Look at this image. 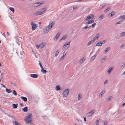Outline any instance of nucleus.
<instances>
[{
    "instance_id": "nucleus-1",
    "label": "nucleus",
    "mask_w": 125,
    "mask_h": 125,
    "mask_svg": "<svg viewBox=\"0 0 125 125\" xmlns=\"http://www.w3.org/2000/svg\"><path fill=\"white\" fill-rule=\"evenodd\" d=\"M30 113L28 114L26 116V119L25 120L26 124L31 123V118L32 117Z\"/></svg>"
},
{
    "instance_id": "nucleus-2",
    "label": "nucleus",
    "mask_w": 125,
    "mask_h": 125,
    "mask_svg": "<svg viewBox=\"0 0 125 125\" xmlns=\"http://www.w3.org/2000/svg\"><path fill=\"white\" fill-rule=\"evenodd\" d=\"M54 23L52 22L47 27L45 28V30L47 32H48L51 29Z\"/></svg>"
},
{
    "instance_id": "nucleus-3",
    "label": "nucleus",
    "mask_w": 125,
    "mask_h": 125,
    "mask_svg": "<svg viewBox=\"0 0 125 125\" xmlns=\"http://www.w3.org/2000/svg\"><path fill=\"white\" fill-rule=\"evenodd\" d=\"M69 92V90L68 89L65 90L63 92V95L65 97H66Z\"/></svg>"
},
{
    "instance_id": "nucleus-4",
    "label": "nucleus",
    "mask_w": 125,
    "mask_h": 125,
    "mask_svg": "<svg viewBox=\"0 0 125 125\" xmlns=\"http://www.w3.org/2000/svg\"><path fill=\"white\" fill-rule=\"evenodd\" d=\"M71 42L70 41L67 43H65L63 46V48L64 49L68 48L70 47V44Z\"/></svg>"
},
{
    "instance_id": "nucleus-5",
    "label": "nucleus",
    "mask_w": 125,
    "mask_h": 125,
    "mask_svg": "<svg viewBox=\"0 0 125 125\" xmlns=\"http://www.w3.org/2000/svg\"><path fill=\"white\" fill-rule=\"evenodd\" d=\"M95 110H92L90 112L88 113L87 114V115L88 116H91L92 115H93L94 113L95 112Z\"/></svg>"
},
{
    "instance_id": "nucleus-6",
    "label": "nucleus",
    "mask_w": 125,
    "mask_h": 125,
    "mask_svg": "<svg viewBox=\"0 0 125 125\" xmlns=\"http://www.w3.org/2000/svg\"><path fill=\"white\" fill-rule=\"evenodd\" d=\"M45 45V44L43 43H42L39 45H36V47L37 49L39 47H41V49L43 48Z\"/></svg>"
},
{
    "instance_id": "nucleus-7",
    "label": "nucleus",
    "mask_w": 125,
    "mask_h": 125,
    "mask_svg": "<svg viewBox=\"0 0 125 125\" xmlns=\"http://www.w3.org/2000/svg\"><path fill=\"white\" fill-rule=\"evenodd\" d=\"M31 23L32 26V30L33 31L34 30L36 29V27L37 26V25L36 24H34L33 22H31Z\"/></svg>"
},
{
    "instance_id": "nucleus-8",
    "label": "nucleus",
    "mask_w": 125,
    "mask_h": 125,
    "mask_svg": "<svg viewBox=\"0 0 125 125\" xmlns=\"http://www.w3.org/2000/svg\"><path fill=\"white\" fill-rule=\"evenodd\" d=\"M42 4V2H39L33 4V6L34 7H36Z\"/></svg>"
},
{
    "instance_id": "nucleus-9",
    "label": "nucleus",
    "mask_w": 125,
    "mask_h": 125,
    "mask_svg": "<svg viewBox=\"0 0 125 125\" xmlns=\"http://www.w3.org/2000/svg\"><path fill=\"white\" fill-rule=\"evenodd\" d=\"M42 14V12L41 11H38L35 12L34 15L35 16H37L41 15Z\"/></svg>"
},
{
    "instance_id": "nucleus-10",
    "label": "nucleus",
    "mask_w": 125,
    "mask_h": 125,
    "mask_svg": "<svg viewBox=\"0 0 125 125\" xmlns=\"http://www.w3.org/2000/svg\"><path fill=\"white\" fill-rule=\"evenodd\" d=\"M30 76L34 78H36L38 77V75L36 74H31Z\"/></svg>"
},
{
    "instance_id": "nucleus-11",
    "label": "nucleus",
    "mask_w": 125,
    "mask_h": 125,
    "mask_svg": "<svg viewBox=\"0 0 125 125\" xmlns=\"http://www.w3.org/2000/svg\"><path fill=\"white\" fill-rule=\"evenodd\" d=\"M113 68L112 67H111L109 68L107 71V72L109 74H110L111 72L113 71Z\"/></svg>"
},
{
    "instance_id": "nucleus-12",
    "label": "nucleus",
    "mask_w": 125,
    "mask_h": 125,
    "mask_svg": "<svg viewBox=\"0 0 125 125\" xmlns=\"http://www.w3.org/2000/svg\"><path fill=\"white\" fill-rule=\"evenodd\" d=\"M94 21V20H91L87 22H86L85 24H89L91 23H93Z\"/></svg>"
},
{
    "instance_id": "nucleus-13",
    "label": "nucleus",
    "mask_w": 125,
    "mask_h": 125,
    "mask_svg": "<svg viewBox=\"0 0 125 125\" xmlns=\"http://www.w3.org/2000/svg\"><path fill=\"white\" fill-rule=\"evenodd\" d=\"M110 49V48L109 47H107L104 51V52L106 53Z\"/></svg>"
},
{
    "instance_id": "nucleus-14",
    "label": "nucleus",
    "mask_w": 125,
    "mask_h": 125,
    "mask_svg": "<svg viewBox=\"0 0 125 125\" xmlns=\"http://www.w3.org/2000/svg\"><path fill=\"white\" fill-rule=\"evenodd\" d=\"M21 98L25 102H26L27 101V98L26 97L24 96H21Z\"/></svg>"
},
{
    "instance_id": "nucleus-15",
    "label": "nucleus",
    "mask_w": 125,
    "mask_h": 125,
    "mask_svg": "<svg viewBox=\"0 0 125 125\" xmlns=\"http://www.w3.org/2000/svg\"><path fill=\"white\" fill-rule=\"evenodd\" d=\"M60 33H59V32H58L57 34H56V36H55V37L54 38V39H55V40H56L59 37L60 35Z\"/></svg>"
},
{
    "instance_id": "nucleus-16",
    "label": "nucleus",
    "mask_w": 125,
    "mask_h": 125,
    "mask_svg": "<svg viewBox=\"0 0 125 125\" xmlns=\"http://www.w3.org/2000/svg\"><path fill=\"white\" fill-rule=\"evenodd\" d=\"M91 18V16L90 15H88L87 16V18L85 19V20L86 21H89L90 19Z\"/></svg>"
},
{
    "instance_id": "nucleus-17",
    "label": "nucleus",
    "mask_w": 125,
    "mask_h": 125,
    "mask_svg": "<svg viewBox=\"0 0 125 125\" xmlns=\"http://www.w3.org/2000/svg\"><path fill=\"white\" fill-rule=\"evenodd\" d=\"M22 111L25 112H27L28 111V108L27 107H25L23 108L22 109Z\"/></svg>"
},
{
    "instance_id": "nucleus-18",
    "label": "nucleus",
    "mask_w": 125,
    "mask_h": 125,
    "mask_svg": "<svg viewBox=\"0 0 125 125\" xmlns=\"http://www.w3.org/2000/svg\"><path fill=\"white\" fill-rule=\"evenodd\" d=\"M106 59V56H105L101 59L100 62H103Z\"/></svg>"
},
{
    "instance_id": "nucleus-19",
    "label": "nucleus",
    "mask_w": 125,
    "mask_h": 125,
    "mask_svg": "<svg viewBox=\"0 0 125 125\" xmlns=\"http://www.w3.org/2000/svg\"><path fill=\"white\" fill-rule=\"evenodd\" d=\"M18 104H13L12 105L13 107V109H15L17 108L18 107L17 105Z\"/></svg>"
},
{
    "instance_id": "nucleus-20",
    "label": "nucleus",
    "mask_w": 125,
    "mask_h": 125,
    "mask_svg": "<svg viewBox=\"0 0 125 125\" xmlns=\"http://www.w3.org/2000/svg\"><path fill=\"white\" fill-rule=\"evenodd\" d=\"M66 37L67 36L66 35H64L62 37L60 41L62 40H64L66 38Z\"/></svg>"
},
{
    "instance_id": "nucleus-21",
    "label": "nucleus",
    "mask_w": 125,
    "mask_h": 125,
    "mask_svg": "<svg viewBox=\"0 0 125 125\" xmlns=\"http://www.w3.org/2000/svg\"><path fill=\"white\" fill-rule=\"evenodd\" d=\"M13 123H14L15 125H21L19 123L15 121H13Z\"/></svg>"
},
{
    "instance_id": "nucleus-22",
    "label": "nucleus",
    "mask_w": 125,
    "mask_h": 125,
    "mask_svg": "<svg viewBox=\"0 0 125 125\" xmlns=\"http://www.w3.org/2000/svg\"><path fill=\"white\" fill-rule=\"evenodd\" d=\"M125 15L122 16L120 18H119V19H121L122 20H124L125 19V12L124 13Z\"/></svg>"
},
{
    "instance_id": "nucleus-23",
    "label": "nucleus",
    "mask_w": 125,
    "mask_h": 125,
    "mask_svg": "<svg viewBox=\"0 0 125 125\" xmlns=\"http://www.w3.org/2000/svg\"><path fill=\"white\" fill-rule=\"evenodd\" d=\"M6 91L8 93H10L12 91V90L10 89H8L7 88L6 89Z\"/></svg>"
},
{
    "instance_id": "nucleus-24",
    "label": "nucleus",
    "mask_w": 125,
    "mask_h": 125,
    "mask_svg": "<svg viewBox=\"0 0 125 125\" xmlns=\"http://www.w3.org/2000/svg\"><path fill=\"white\" fill-rule=\"evenodd\" d=\"M41 72H42L43 73H45L47 72V71L46 70H44L43 68L41 69Z\"/></svg>"
},
{
    "instance_id": "nucleus-25",
    "label": "nucleus",
    "mask_w": 125,
    "mask_h": 125,
    "mask_svg": "<svg viewBox=\"0 0 125 125\" xmlns=\"http://www.w3.org/2000/svg\"><path fill=\"white\" fill-rule=\"evenodd\" d=\"M95 41V40H91L87 44V46H88L90 45L92 43H93Z\"/></svg>"
},
{
    "instance_id": "nucleus-26",
    "label": "nucleus",
    "mask_w": 125,
    "mask_h": 125,
    "mask_svg": "<svg viewBox=\"0 0 125 125\" xmlns=\"http://www.w3.org/2000/svg\"><path fill=\"white\" fill-rule=\"evenodd\" d=\"M111 7H109L107 8L104 11V12L105 13H106L107 12L111 9Z\"/></svg>"
},
{
    "instance_id": "nucleus-27",
    "label": "nucleus",
    "mask_w": 125,
    "mask_h": 125,
    "mask_svg": "<svg viewBox=\"0 0 125 125\" xmlns=\"http://www.w3.org/2000/svg\"><path fill=\"white\" fill-rule=\"evenodd\" d=\"M17 41H18L20 42H22V39L21 37H18L17 38Z\"/></svg>"
},
{
    "instance_id": "nucleus-28",
    "label": "nucleus",
    "mask_w": 125,
    "mask_h": 125,
    "mask_svg": "<svg viewBox=\"0 0 125 125\" xmlns=\"http://www.w3.org/2000/svg\"><path fill=\"white\" fill-rule=\"evenodd\" d=\"M55 89L56 91H58L60 90V87L59 85L56 86L55 87Z\"/></svg>"
},
{
    "instance_id": "nucleus-29",
    "label": "nucleus",
    "mask_w": 125,
    "mask_h": 125,
    "mask_svg": "<svg viewBox=\"0 0 125 125\" xmlns=\"http://www.w3.org/2000/svg\"><path fill=\"white\" fill-rule=\"evenodd\" d=\"M82 95L80 94H78V100H80L82 98Z\"/></svg>"
},
{
    "instance_id": "nucleus-30",
    "label": "nucleus",
    "mask_w": 125,
    "mask_h": 125,
    "mask_svg": "<svg viewBox=\"0 0 125 125\" xmlns=\"http://www.w3.org/2000/svg\"><path fill=\"white\" fill-rule=\"evenodd\" d=\"M113 98L112 96H110L108 99L106 100L107 102H109Z\"/></svg>"
},
{
    "instance_id": "nucleus-31",
    "label": "nucleus",
    "mask_w": 125,
    "mask_h": 125,
    "mask_svg": "<svg viewBox=\"0 0 125 125\" xmlns=\"http://www.w3.org/2000/svg\"><path fill=\"white\" fill-rule=\"evenodd\" d=\"M125 35V32H123L120 33V36L122 37Z\"/></svg>"
},
{
    "instance_id": "nucleus-32",
    "label": "nucleus",
    "mask_w": 125,
    "mask_h": 125,
    "mask_svg": "<svg viewBox=\"0 0 125 125\" xmlns=\"http://www.w3.org/2000/svg\"><path fill=\"white\" fill-rule=\"evenodd\" d=\"M59 50H57L56 52L55 56L56 57L59 53Z\"/></svg>"
},
{
    "instance_id": "nucleus-33",
    "label": "nucleus",
    "mask_w": 125,
    "mask_h": 125,
    "mask_svg": "<svg viewBox=\"0 0 125 125\" xmlns=\"http://www.w3.org/2000/svg\"><path fill=\"white\" fill-rule=\"evenodd\" d=\"M102 45L101 43V42H99L97 43L96 44V46H101Z\"/></svg>"
},
{
    "instance_id": "nucleus-34",
    "label": "nucleus",
    "mask_w": 125,
    "mask_h": 125,
    "mask_svg": "<svg viewBox=\"0 0 125 125\" xmlns=\"http://www.w3.org/2000/svg\"><path fill=\"white\" fill-rule=\"evenodd\" d=\"M96 55L95 54L94 56L91 57V60L92 61L94 59V58H95V57H96Z\"/></svg>"
},
{
    "instance_id": "nucleus-35",
    "label": "nucleus",
    "mask_w": 125,
    "mask_h": 125,
    "mask_svg": "<svg viewBox=\"0 0 125 125\" xmlns=\"http://www.w3.org/2000/svg\"><path fill=\"white\" fill-rule=\"evenodd\" d=\"M66 54V53H65V54H63V56L60 58V60H62L64 58V57L65 56V55Z\"/></svg>"
},
{
    "instance_id": "nucleus-36",
    "label": "nucleus",
    "mask_w": 125,
    "mask_h": 125,
    "mask_svg": "<svg viewBox=\"0 0 125 125\" xmlns=\"http://www.w3.org/2000/svg\"><path fill=\"white\" fill-rule=\"evenodd\" d=\"M9 9L11 11L13 12H14V9L12 8V7H10L9 8Z\"/></svg>"
},
{
    "instance_id": "nucleus-37",
    "label": "nucleus",
    "mask_w": 125,
    "mask_h": 125,
    "mask_svg": "<svg viewBox=\"0 0 125 125\" xmlns=\"http://www.w3.org/2000/svg\"><path fill=\"white\" fill-rule=\"evenodd\" d=\"M46 9V8H42V9H41V11L42 12V13L43 12L45 11Z\"/></svg>"
},
{
    "instance_id": "nucleus-38",
    "label": "nucleus",
    "mask_w": 125,
    "mask_h": 125,
    "mask_svg": "<svg viewBox=\"0 0 125 125\" xmlns=\"http://www.w3.org/2000/svg\"><path fill=\"white\" fill-rule=\"evenodd\" d=\"M110 15V17H112L114 15V13L113 12H112L111 13H109V14L108 15L109 16Z\"/></svg>"
},
{
    "instance_id": "nucleus-39",
    "label": "nucleus",
    "mask_w": 125,
    "mask_h": 125,
    "mask_svg": "<svg viewBox=\"0 0 125 125\" xmlns=\"http://www.w3.org/2000/svg\"><path fill=\"white\" fill-rule=\"evenodd\" d=\"M99 34H97L96 35L94 38V40H95V39H98V38L99 37Z\"/></svg>"
},
{
    "instance_id": "nucleus-40",
    "label": "nucleus",
    "mask_w": 125,
    "mask_h": 125,
    "mask_svg": "<svg viewBox=\"0 0 125 125\" xmlns=\"http://www.w3.org/2000/svg\"><path fill=\"white\" fill-rule=\"evenodd\" d=\"M12 92L13 93L14 95H17V93L15 90H13L12 91Z\"/></svg>"
},
{
    "instance_id": "nucleus-41",
    "label": "nucleus",
    "mask_w": 125,
    "mask_h": 125,
    "mask_svg": "<svg viewBox=\"0 0 125 125\" xmlns=\"http://www.w3.org/2000/svg\"><path fill=\"white\" fill-rule=\"evenodd\" d=\"M104 16V15L103 14H101L100 16L99 17V18H101V20H102L103 17Z\"/></svg>"
},
{
    "instance_id": "nucleus-42",
    "label": "nucleus",
    "mask_w": 125,
    "mask_h": 125,
    "mask_svg": "<svg viewBox=\"0 0 125 125\" xmlns=\"http://www.w3.org/2000/svg\"><path fill=\"white\" fill-rule=\"evenodd\" d=\"M84 60V59L83 58H82L81 59H80L79 61V62L80 63H82L83 62Z\"/></svg>"
},
{
    "instance_id": "nucleus-43",
    "label": "nucleus",
    "mask_w": 125,
    "mask_h": 125,
    "mask_svg": "<svg viewBox=\"0 0 125 125\" xmlns=\"http://www.w3.org/2000/svg\"><path fill=\"white\" fill-rule=\"evenodd\" d=\"M100 42H101V43L102 45V44H104L105 43V40H104L103 41H101Z\"/></svg>"
},
{
    "instance_id": "nucleus-44",
    "label": "nucleus",
    "mask_w": 125,
    "mask_h": 125,
    "mask_svg": "<svg viewBox=\"0 0 125 125\" xmlns=\"http://www.w3.org/2000/svg\"><path fill=\"white\" fill-rule=\"evenodd\" d=\"M105 93V90H103L101 92L100 94L101 96Z\"/></svg>"
},
{
    "instance_id": "nucleus-45",
    "label": "nucleus",
    "mask_w": 125,
    "mask_h": 125,
    "mask_svg": "<svg viewBox=\"0 0 125 125\" xmlns=\"http://www.w3.org/2000/svg\"><path fill=\"white\" fill-rule=\"evenodd\" d=\"M96 23H94L92 24V28L94 27V26L96 25Z\"/></svg>"
},
{
    "instance_id": "nucleus-46",
    "label": "nucleus",
    "mask_w": 125,
    "mask_h": 125,
    "mask_svg": "<svg viewBox=\"0 0 125 125\" xmlns=\"http://www.w3.org/2000/svg\"><path fill=\"white\" fill-rule=\"evenodd\" d=\"M108 82V81L107 80H105L104 82V84H106Z\"/></svg>"
},
{
    "instance_id": "nucleus-47",
    "label": "nucleus",
    "mask_w": 125,
    "mask_h": 125,
    "mask_svg": "<svg viewBox=\"0 0 125 125\" xmlns=\"http://www.w3.org/2000/svg\"><path fill=\"white\" fill-rule=\"evenodd\" d=\"M10 84H13V85L15 86H16V84L15 83L13 82H10Z\"/></svg>"
},
{
    "instance_id": "nucleus-48",
    "label": "nucleus",
    "mask_w": 125,
    "mask_h": 125,
    "mask_svg": "<svg viewBox=\"0 0 125 125\" xmlns=\"http://www.w3.org/2000/svg\"><path fill=\"white\" fill-rule=\"evenodd\" d=\"M39 64L40 65V67H41V69H42V68H43L42 66V64H41V63L40 62H39Z\"/></svg>"
},
{
    "instance_id": "nucleus-49",
    "label": "nucleus",
    "mask_w": 125,
    "mask_h": 125,
    "mask_svg": "<svg viewBox=\"0 0 125 125\" xmlns=\"http://www.w3.org/2000/svg\"><path fill=\"white\" fill-rule=\"evenodd\" d=\"M121 20H121L118 21V24L121 23H122V19H121Z\"/></svg>"
},
{
    "instance_id": "nucleus-50",
    "label": "nucleus",
    "mask_w": 125,
    "mask_h": 125,
    "mask_svg": "<svg viewBox=\"0 0 125 125\" xmlns=\"http://www.w3.org/2000/svg\"><path fill=\"white\" fill-rule=\"evenodd\" d=\"M125 66V63L123 64L121 66L122 68H124Z\"/></svg>"
},
{
    "instance_id": "nucleus-51",
    "label": "nucleus",
    "mask_w": 125,
    "mask_h": 125,
    "mask_svg": "<svg viewBox=\"0 0 125 125\" xmlns=\"http://www.w3.org/2000/svg\"><path fill=\"white\" fill-rule=\"evenodd\" d=\"M90 15L91 16L92 19H93L94 17V16L92 14H91Z\"/></svg>"
},
{
    "instance_id": "nucleus-52",
    "label": "nucleus",
    "mask_w": 125,
    "mask_h": 125,
    "mask_svg": "<svg viewBox=\"0 0 125 125\" xmlns=\"http://www.w3.org/2000/svg\"><path fill=\"white\" fill-rule=\"evenodd\" d=\"M107 123V121H105L104 122V125H106Z\"/></svg>"
},
{
    "instance_id": "nucleus-53",
    "label": "nucleus",
    "mask_w": 125,
    "mask_h": 125,
    "mask_svg": "<svg viewBox=\"0 0 125 125\" xmlns=\"http://www.w3.org/2000/svg\"><path fill=\"white\" fill-rule=\"evenodd\" d=\"M87 28H88V25H87L86 26H85L83 28V29H86Z\"/></svg>"
},
{
    "instance_id": "nucleus-54",
    "label": "nucleus",
    "mask_w": 125,
    "mask_h": 125,
    "mask_svg": "<svg viewBox=\"0 0 125 125\" xmlns=\"http://www.w3.org/2000/svg\"><path fill=\"white\" fill-rule=\"evenodd\" d=\"M83 118L84 119V121H86V118L85 117H84Z\"/></svg>"
},
{
    "instance_id": "nucleus-55",
    "label": "nucleus",
    "mask_w": 125,
    "mask_h": 125,
    "mask_svg": "<svg viewBox=\"0 0 125 125\" xmlns=\"http://www.w3.org/2000/svg\"><path fill=\"white\" fill-rule=\"evenodd\" d=\"M124 46V44H123L120 46V47L121 48H122V47H123Z\"/></svg>"
},
{
    "instance_id": "nucleus-56",
    "label": "nucleus",
    "mask_w": 125,
    "mask_h": 125,
    "mask_svg": "<svg viewBox=\"0 0 125 125\" xmlns=\"http://www.w3.org/2000/svg\"><path fill=\"white\" fill-rule=\"evenodd\" d=\"M1 84L2 85L3 87L4 88H6V86H5V85H4L2 84Z\"/></svg>"
},
{
    "instance_id": "nucleus-57",
    "label": "nucleus",
    "mask_w": 125,
    "mask_h": 125,
    "mask_svg": "<svg viewBox=\"0 0 125 125\" xmlns=\"http://www.w3.org/2000/svg\"><path fill=\"white\" fill-rule=\"evenodd\" d=\"M76 6H74L73 7V9L74 10L76 8Z\"/></svg>"
},
{
    "instance_id": "nucleus-58",
    "label": "nucleus",
    "mask_w": 125,
    "mask_h": 125,
    "mask_svg": "<svg viewBox=\"0 0 125 125\" xmlns=\"http://www.w3.org/2000/svg\"><path fill=\"white\" fill-rule=\"evenodd\" d=\"M20 105L21 106H23V104L21 103L20 104Z\"/></svg>"
},
{
    "instance_id": "nucleus-59",
    "label": "nucleus",
    "mask_w": 125,
    "mask_h": 125,
    "mask_svg": "<svg viewBox=\"0 0 125 125\" xmlns=\"http://www.w3.org/2000/svg\"><path fill=\"white\" fill-rule=\"evenodd\" d=\"M99 120H96L95 121V122L96 123H98L99 122Z\"/></svg>"
},
{
    "instance_id": "nucleus-60",
    "label": "nucleus",
    "mask_w": 125,
    "mask_h": 125,
    "mask_svg": "<svg viewBox=\"0 0 125 125\" xmlns=\"http://www.w3.org/2000/svg\"><path fill=\"white\" fill-rule=\"evenodd\" d=\"M93 51H92V52H91L90 53V55H91V54H92L93 53Z\"/></svg>"
},
{
    "instance_id": "nucleus-61",
    "label": "nucleus",
    "mask_w": 125,
    "mask_h": 125,
    "mask_svg": "<svg viewBox=\"0 0 125 125\" xmlns=\"http://www.w3.org/2000/svg\"><path fill=\"white\" fill-rule=\"evenodd\" d=\"M77 2H80L82 0H77Z\"/></svg>"
},
{
    "instance_id": "nucleus-62",
    "label": "nucleus",
    "mask_w": 125,
    "mask_h": 125,
    "mask_svg": "<svg viewBox=\"0 0 125 125\" xmlns=\"http://www.w3.org/2000/svg\"><path fill=\"white\" fill-rule=\"evenodd\" d=\"M123 74L124 75H125V71L123 73Z\"/></svg>"
},
{
    "instance_id": "nucleus-63",
    "label": "nucleus",
    "mask_w": 125,
    "mask_h": 125,
    "mask_svg": "<svg viewBox=\"0 0 125 125\" xmlns=\"http://www.w3.org/2000/svg\"><path fill=\"white\" fill-rule=\"evenodd\" d=\"M3 36H4V37H6L5 36V33L4 32L3 33Z\"/></svg>"
},
{
    "instance_id": "nucleus-64",
    "label": "nucleus",
    "mask_w": 125,
    "mask_h": 125,
    "mask_svg": "<svg viewBox=\"0 0 125 125\" xmlns=\"http://www.w3.org/2000/svg\"><path fill=\"white\" fill-rule=\"evenodd\" d=\"M21 42H18V43H17L19 45H20V43Z\"/></svg>"
}]
</instances>
